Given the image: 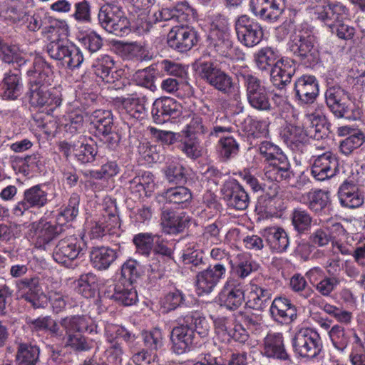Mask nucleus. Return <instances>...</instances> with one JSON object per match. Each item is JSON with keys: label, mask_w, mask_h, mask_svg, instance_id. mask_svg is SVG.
Listing matches in <instances>:
<instances>
[{"label": "nucleus", "mask_w": 365, "mask_h": 365, "mask_svg": "<svg viewBox=\"0 0 365 365\" xmlns=\"http://www.w3.org/2000/svg\"><path fill=\"white\" fill-rule=\"evenodd\" d=\"M51 66L44 59L36 57L32 66L26 70L28 78L29 103L32 106H46L53 111L59 107L62 102L61 94L57 90L48 89L52 80Z\"/></svg>", "instance_id": "1"}, {"label": "nucleus", "mask_w": 365, "mask_h": 365, "mask_svg": "<svg viewBox=\"0 0 365 365\" xmlns=\"http://www.w3.org/2000/svg\"><path fill=\"white\" fill-rule=\"evenodd\" d=\"M288 46L292 54L306 67L314 66L320 60L316 38L307 30L298 31L292 34Z\"/></svg>", "instance_id": "2"}, {"label": "nucleus", "mask_w": 365, "mask_h": 365, "mask_svg": "<svg viewBox=\"0 0 365 365\" xmlns=\"http://www.w3.org/2000/svg\"><path fill=\"white\" fill-rule=\"evenodd\" d=\"M237 77L239 81L242 82L250 107L261 112L272 110L267 89L259 78L251 73L242 72H238Z\"/></svg>", "instance_id": "3"}, {"label": "nucleus", "mask_w": 365, "mask_h": 365, "mask_svg": "<svg viewBox=\"0 0 365 365\" xmlns=\"http://www.w3.org/2000/svg\"><path fill=\"white\" fill-rule=\"evenodd\" d=\"M98 19L105 30L117 36H124L130 32V21L117 2H108L103 5Z\"/></svg>", "instance_id": "4"}, {"label": "nucleus", "mask_w": 365, "mask_h": 365, "mask_svg": "<svg viewBox=\"0 0 365 365\" xmlns=\"http://www.w3.org/2000/svg\"><path fill=\"white\" fill-rule=\"evenodd\" d=\"M325 99L327 106L336 117L349 120L359 118L360 110L349 101V93L342 88H329L325 93Z\"/></svg>", "instance_id": "5"}, {"label": "nucleus", "mask_w": 365, "mask_h": 365, "mask_svg": "<svg viewBox=\"0 0 365 365\" xmlns=\"http://www.w3.org/2000/svg\"><path fill=\"white\" fill-rule=\"evenodd\" d=\"M210 46L220 56L233 58L235 48L231 38L228 26V19L218 15L212 23V29L210 34Z\"/></svg>", "instance_id": "6"}, {"label": "nucleus", "mask_w": 365, "mask_h": 365, "mask_svg": "<svg viewBox=\"0 0 365 365\" xmlns=\"http://www.w3.org/2000/svg\"><path fill=\"white\" fill-rule=\"evenodd\" d=\"M46 51L51 58L61 61L72 70L79 68L83 61L80 49L66 40L58 38L51 41L46 45Z\"/></svg>", "instance_id": "7"}, {"label": "nucleus", "mask_w": 365, "mask_h": 365, "mask_svg": "<svg viewBox=\"0 0 365 365\" xmlns=\"http://www.w3.org/2000/svg\"><path fill=\"white\" fill-rule=\"evenodd\" d=\"M86 244L83 238L75 235L67 236L60 240L53 252V259L66 267H73V262L84 254Z\"/></svg>", "instance_id": "8"}, {"label": "nucleus", "mask_w": 365, "mask_h": 365, "mask_svg": "<svg viewBox=\"0 0 365 365\" xmlns=\"http://www.w3.org/2000/svg\"><path fill=\"white\" fill-rule=\"evenodd\" d=\"M292 347L299 357L313 359L321 352L322 343L316 331L310 328H302L292 338Z\"/></svg>", "instance_id": "9"}, {"label": "nucleus", "mask_w": 365, "mask_h": 365, "mask_svg": "<svg viewBox=\"0 0 365 365\" xmlns=\"http://www.w3.org/2000/svg\"><path fill=\"white\" fill-rule=\"evenodd\" d=\"M199 77L210 86L224 94L233 88L232 77L211 61L200 63L196 68Z\"/></svg>", "instance_id": "10"}, {"label": "nucleus", "mask_w": 365, "mask_h": 365, "mask_svg": "<svg viewBox=\"0 0 365 365\" xmlns=\"http://www.w3.org/2000/svg\"><path fill=\"white\" fill-rule=\"evenodd\" d=\"M235 29L238 41L248 48L257 46L263 38L264 32L260 24L246 14L236 19Z\"/></svg>", "instance_id": "11"}, {"label": "nucleus", "mask_w": 365, "mask_h": 365, "mask_svg": "<svg viewBox=\"0 0 365 365\" xmlns=\"http://www.w3.org/2000/svg\"><path fill=\"white\" fill-rule=\"evenodd\" d=\"M16 286L20 298L29 303L34 309L45 307L46 297L38 276L22 278L16 282Z\"/></svg>", "instance_id": "12"}, {"label": "nucleus", "mask_w": 365, "mask_h": 365, "mask_svg": "<svg viewBox=\"0 0 365 365\" xmlns=\"http://www.w3.org/2000/svg\"><path fill=\"white\" fill-rule=\"evenodd\" d=\"M226 272V265L222 262H217L199 271L195 282L197 294L200 296L210 294L225 276Z\"/></svg>", "instance_id": "13"}, {"label": "nucleus", "mask_w": 365, "mask_h": 365, "mask_svg": "<svg viewBox=\"0 0 365 365\" xmlns=\"http://www.w3.org/2000/svg\"><path fill=\"white\" fill-rule=\"evenodd\" d=\"M198 41L199 36L197 31L195 28L188 26H173L167 37L168 46L178 52L190 51Z\"/></svg>", "instance_id": "14"}, {"label": "nucleus", "mask_w": 365, "mask_h": 365, "mask_svg": "<svg viewBox=\"0 0 365 365\" xmlns=\"http://www.w3.org/2000/svg\"><path fill=\"white\" fill-rule=\"evenodd\" d=\"M222 199L227 205L236 210H245L250 202V197L244 187L235 179L227 180L221 188Z\"/></svg>", "instance_id": "15"}, {"label": "nucleus", "mask_w": 365, "mask_h": 365, "mask_svg": "<svg viewBox=\"0 0 365 365\" xmlns=\"http://www.w3.org/2000/svg\"><path fill=\"white\" fill-rule=\"evenodd\" d=\"M48 194L43 185H34L24 192L23 199L14 207L13 213L18 217L23 216L31 208H41L48 202Z\"/></svg>", "instance_id": "16"}, {"label": "nucleus", "mask_w": 365, "mask_h": 365, "mask_svg": "<svg viewBox=\"0 0 365 365\" xmlns=\"http://www.w3.org/2000/svg\"><path fill=\"white\" fill-rule=\"evenodd\" d=\"M250 9L260 19L275 22L284 11L285 0H250Z\"/></svg>", "instance_id": "17"}, {"label": "nucleus", "mask_w": 365, "mask_h": 365, "mask_svg": "<svg viewBox=\"0 0 365 365\" xmlns=\"http://www.w3.org/2000/svg\"><path fill=\"white\" fill-rule=\"evenodd\" d=\"M31 230L34 232L35 247L46 250L49 243L64 232L62 225L40 220L31 224Z\"/></svg>", "instance_id": "18"}, {"label": "nucleus", "mask_w": 365, "mask_h": 365, "mask_svg": "<svg viewBox=\"0 0 365 365\" xmlns=\"http://www.w3.org/2000/svg\"><path fill=\"white\" fill-rule=\"evenodd\" d=\"M178 326L174 327L170 334L172 349L177 354H182L190 349L193 342L194 331L185 323L184 316L178 318Z\"/></svg>", "instance_id": "19"}, {"label": "nucleus", "mask_w": 365, "mask_h": 365, "mask_svg": "<svg viewBox=\"0 0 365 365\" xmlns=\"http://www.w3.org/2000/svg\"><path fill=\"white\" fill-rule=\"evenodd\" d=\"M245 299L241 284L235 279L229 278L218 295L219 304L230 310L237 309Z\"/></svg>", "instance_id": "20"}, {"label": "nucleus", "mask_w": 365, "mask_h": 365, "mask_svg": "<svg viewBox=\"0 0 365 365\" xmlns=\"http://www.w3.org/2000/svg\"><path fill=\"white\" fill-rule=\"evenodd\" d=\"M181 105L174 98L165 97L156 99L151 110L153 121L163 124L170 118H175L181 114Z\"/></svg>", "instance_id": "21"}, {"label": "nucleus", "mask_w": 365, "mask_h": 365, "mask_svg": "<svg viewBox=\"0 0 365 365\" xmlns=\"http://www.w3.org/2000/svg\"><path fill=\"white\" fill-rule=\"evenodd\" d=\"M271 318L282 324H289L297 318V307L287 297H277L269 307Z\"/></svg>", "instance_id": "22"}, {"label": "nucleus", "mask_w": 365, "mask_h": 365, "mask_svg": "<svg viewBox=\"0 0 365 365\" xmlns=\"http://www.w3.org/2000/svg\"><path fill=\"white\" fill-rule=\"evenodd\" d=\"M294 97L301 104L314 103L319 95V85L316 78L303 75L294 83Z\"/></svg>", "instance_id": "23"}, {"label": "nucleus", "mask_w": 365, "mask_h": 365, "mask_svg": "<svg viewBox=\"0 0 365 365\" xmlns=\"http://www.w3.org/2000/svg\"><path fill=\"white\" fill-rule=\"evenodd\" d=\"M338 170V161L331 152H326L317 157L312 165V175L319 181H324L334 176Z\"/></svg>", "instance_id": "24"}, {"label": "nucleus", "mask_w": 365, "mask_h": 365, "mask_svg": "<svg viewBox=\"0 0 365 365\" xmlns=\"http://www.w3.org/2000/svg\"><path fill=\"white\" fill-rule=\"evenodd\" d=\"M105 296L120 304L130 306L138 301V294L130 282L118 281L108 287L104 292Z\"/></svg>", "instance_id": "25"}, {"label": "nucleus", "mask_w": 365, "mask_h": 365, "mask_svg": "<svg viewBox=\"0 0 365 365\" xmlns=\"http://www.w3.org/2000/svg\"><path fill=\"white\" fill-rule=\"evenodd\" d=\"M296 72V65L289 58H282L274 63L270 71V81L275 88L282 91L290 83Z\"/></svg>", "instance_id": "26"}, {"label": "nucleus", "mask_w": 365, "mask_h": 365, "mask_svg": "<svg viewBox=\"0 0 365 365\" xmlns=\"http://www.w3.org/2000/svg\"><path fill=\"white\" fill-rule=\"evenodd\" d=\"M189 221L190 217L185 212H176L165 206L161 209L160 224L168 234L182 232Z\"/></svg>", "instance_id": "27"}, {"label": "nucleus", "mask_w": 365, "mask_h": 365, "mask_svg": "<svg viewBox=\"0 0 365 365\" xmlns=\"http://www.w3.org/2000/svg\"><path fill=\"white\" fill-rule=\"evenodd\" d=\"M317 18L333 29L349 15L348 9L341 2H329L327 5L316 10Z\"/></svg>", "instance_id": "28"}, {"label": "nucleus", "mask_w": 365, "mask_h": 365, "mask_svg": "<svg viewBox=\"0 0 365 365\" xmlns=\"http://www.w3.org/2000/svg\"><path fill=\"white\" fill-rule=\"evenodd\" d=\"M299 201L317 215L324 213L331 204L329 192L322 189L311 190L302 194Z\"/></svg>", "instance_id": "29"}, {"label": "nucleus", "mask_w": 365, "mask_h": 365, "mask_svg": "<svg viewBox=\"0 0 365 365\" xmlns=\"http://www.w3.org/2000/svg\"><path fill=\"white\" fill-rule=\"evenodd\" d=\"M102 222L104 227L103 240L116 242V239L120 237V232L118 209L114 203H110L104 209Z\"/></svg>", "instance_id": "30"}, {"label": "nucleus", "mask_w": 365, "mask_h": 365, "mask_svg": "<svg viewBox=\"0 0 365 365\" xmlns=\"http://www.w3.org/2000/svg\"><path fill=\"white\" fill-rule=\"evenodd\" d=\"M264 178L271 182L288 181L292 176L290 163L287 156L268 163L264 169Z\"/></svg>", "instance_id": "31"}, {"label": "nucleus", "mask_w": 365, "mask_h": 365, "mask_svg": "<svg viewBox=\"0 0 365 365\" xmlns=\"http://www.w3.org/2000/svg\"><path fill=\"white\" fill-rule=\"evenodd\" d=\"M304 123L311 138L319 140L327 138L331 133V124L326 116L319 112L306 115Z\"/></svg>", "instance_id": "32"}, {"label": "nucleus", "mask_w": 365, "mask_h": 365, "mask_svg": "<svg viewBox=\"0 0 365 365\" xmlns=\"http://www.w3.org/2000/svg\"><path fill=\"white\" fill-rule=\"evenodd\" d=\"M262 353L269 358L282 361L289 359L284 344L282 333H268L263 341Z\"/></svg>", "instance_id": "33"}, {"label": "nucleus", "mask_w": 365, "mask_h": 365, "mask_svg": "<svg viewBox=\"0 0 365 365\" xmlns=\"http://www.w3.org/2000/svg\"><path fill=\"white\" fill-rule=\"evenodd\" d=\"M115 62L112 57L104 55L98 58L93 64L94 73L107 83H113L123 74V71L115 69Z\"/></svg>", "instance_id": "34"}, {"label": "nucleus", "mask_w": 365, "mask_h": 365, "mask_svg": "<svg viewBox=\"0 0 365 365\" xmlns=\"http://www.w3.org/2000/svg\"><path fill=\"white\" fill-rule=\"evenodd\" d=\"M120 248V242L115 243ZM109 247L101 246L93 247L90 253L91 262L98 270H106L118 257V250Z\"/></svg>", "instance_id": "35"}, {"label": "nucleus", "mask_w": 365, "mask_h": 365, "mask_svg": "<svg viewBox=\"0 0 365 365\" xmlns=\"http://www.w3.org/2000/svg\"><path fill=\"white\" fill-rule=\"evenodd\" d=\"M338 195L341 205L344 207L354 209L364 203V196L353 182L344 181L339 188Z\"/></svg>", "instance_id": "36"}, {"label": "nucleus", "mask_w": 365, "mask_h": 365, "mask_svg": "<svg viewBox=\"0 0 365 365\" xmlns=\"http://www.w3.org/2000/svg\"><path fill=\"white\" fill-rule=\"evenodd\" d=\"M11 71L6 72L0 85V95L6 100H16L22 93L23 84L20 73Z\"/></svg>", "instance_id": "37"}, {"label": "nucleus", "mask_w": 365, "mask_h": 365, "mask_svg": "<svg viewBox=\"0 0 365 365\" xmlns=\"http://www.w3.org/2000/svg\"><path fill=\"white\" fill-rule=\"evenodd\" d=\"M0 60L5 63L16 65V69L19 72H26V70L32 66V63L25 58L19 48L15 45L0 43Z\"/></svg>", "instance_id": "38"}, {"label": "nucleus", "mask_w": 365, "mask_h": 365, "mask_svg": "<svg viewBox=\"0 0 365 365\" xmlns=\"http://www.w3.org/2000/svg\"><path fill=\"white\" fill-rule=\"evenodd\" d=\"M262 233L272 250L283 252L288 248L289 240L287 233L283 228L268 227L264 228Z\"/></svg>", "instance_id": "39"}, {"label": "nucleus", "mask_w": 365, "mask_h": 365, "mask_svg": "<svg viewBox=\"0 0 365 365\" xmlns=\"http://www.w3.org/2000/svg\"><path fill=\"white\" fill-rule=\"evenodd\" d=\"M272 296V293L270 289L251 284L246 304L251 309L262 311L268 307Z\"/></svg>", "instance_id": "40"}, {"label": "nucleus", "mask_w": 365, "mask_h": 365, "mask_svg": "<svg viewBox=\"0 0 365 365\" xmlns=\"http://www.w3.org/2000/svg\"><path fill=\"white\" fill-rule=\"evenodd\" d=\"M16 360L19 365H39L40 349L31 343L16 341Z\"/></svg>", "instance_id": "41"}, {"label": "nucleus", "mask_w": 365, "mask_h": 365, "mask_svg": "<svg viewBox=\"0 0 365 365\" xmlns=\"http://www.w3.org/2000/svg\"><path fill=\"white\" fill-rule=\"evenodd\" d=\"M284 141L292 150L302 153L309 143V135L299 126L291 125L284 133Z\"/></svg>", "instance_id": "42"}, {"label": "nucleus", "mask_w": 365, "mask_h": 365, "mask_svg": "<svg viewBox=\"0 0 365 365\" xmlns=\"http://www.w3.org/2000/svg\"><path fill=\"white\" fill-rule=\"evenodd\" d=\"M162 196L167 202L180 205L182 208L188 207L192 199L190 190L185 186H176L164 190Z\"/></svg>", "instance_id": "43"}, {"label": "nucleus", "mask_w": 365, "mask_h": 365, "mask_svg": "<svg viewBox=\"0 0 365 365\" xmlns=\"http://www.w3.org/2000/svg\"><path fill=\"white\" fill-rule=\"evenodd\" d=\"M59 324L65 332V334H74L77 333H83L86 331L91 332L92 329H89L88 319L83 316L72 315L61 319Z\"/></svg>", "instance_id": "44"}, {"label": "nucleus", "mask_w": 365, "mask_h": 365, "mask_svg": "<svg viewBox=\"0 0 365 365\" xmlns=\"http://www.w3.org/2000/svg\"><path fill=\"white\" fill-rule=\"evenodd\" d=\"M71 21L76 25H85L92 21V10L91 2L88 0H82L76 2L69 15Z\"/></svg>", "instance_id": "45"}, {"label": "nucleus", "mask_w": 365, "mask_h": 365, "mask_svg": "<svg viewBox=\"0 0 365 365\" xmlns=\"http://www.w3.org/2000/svg\"><path fill=\"white\" fill-rule=\"evenodd\" d=\"M81 140L77 143V147L75 150V158L82 163L86 164L93 162L98 155L97 144L92 140L91 142H84V137H81Z\"/></svg>", "instance_id": "46"}, {"label": "nucleus", "mask_w": 365, "mask_h": 365, "mask_svg": "<svg viewBox=\"0 0 365 365\" xmlns=\"http://www.w3.org/2000/svg\"><path fill=\"white\" fill-rule=\"evenodd\" d=\"M76 289L78 294L85 298L94 297L98 289V278L96 275L92 272L81 274L76 281Z\"/></svg>", "instance_id": "47"}, {"label": "nucleus", "mask_w": 365, "mask_h": 365, "mask_svg": "<svg viewBox=\"0 0 365 365\" xmlns=\"http://www.w3.org/2000/svg\"><path fill=\"white\" fill-rule=\"evenodd\" d=\"M91 120L98 135L108 133L113 130V115L110 110H95L91 116Z\"/></svg>", "instance_id": "48"}, {"label": "nucleus", "mask_w": 365, "mask_h": 365, "mask_svg": "<svg viewBox=\"0 0 365 365\" xmlns=\"http://www.w3.org/2000/svg\"><path fill=\"white\" fill-rule=\"evenodd\" d=\"M291 221L294 230L299 234H303L310 230L312 217L307 210L297 207L292 212Z\"/></svg>", "instance_id": "49"}, {"label": "nucleus", "mask_w": 365, "mask_h": 365, "mask_svg": "<svg viewBox=\"0 0 365 365\" xmlns=\"http://www.w3.org/2000/svg\"><path fill=\"white\" fill-rule=\"evenodd\" d=\"M239 150V143L232 136L221 138L218 142V154L223 160L235 158L237 155Z\"/></svg>", "instance_id": "50"}, {"label": "nucleus", "mask_w": 365, "mask_h": 365, "mask_svg": "<svg viewBox=\"0 0 365 365\" xmlns=\"http://www.w3.org/2000/svg\"><path fill=\"white\" fill-rule=\"evenodd\" d=\"M122 108L131 117L135 119L143 118L145 111L143 99L131 96L121 100Z\"/></svg>", "instance_id": "51"}, {"label": "nucleus", "mask_w": 365, "mask_h": 365, "mask_svg": "<svg viewBox=\"0 0 365 365\" xmlns=\"http://www.w3.org/2000/svg\"><path fill=\"white\" fill-rule=\"evenodd\" d=\"M257 68L261 71L274 66L277 61L278 53L271 47H264L259 50L254 56Z\"/></svg>", "instance_id": "52"}, {"label": "nucleus", "mask_w": 365, "mask_h": 365, "mask_svg": "<svg viewBox=\"0 0 365 365\" xmlns=\"http://www.w3.org/2000/svg\"><path fill=\"white\" fill-rule=\"evenodd\" d=\"M185 264L192 272H199L205 269L207 263L202 250L187 249L182 255Z\"/></svg>", "instance_id": "53"}, {"label": "nucleus", "mask_w": 365, "mask_h": 365, "mask_svg": "<svg viewBox=\"0 0 365 365\" xmlns=\"http://www.w3.org/2000/svg\"><path fill=\"white\" fill-rule=\"evenodd\" d=\"M185 323L193 328L200 337L203 338L208 335L210 331V324L206 318L197 312H190L184 316Z\"/></svg>", "instance_id": "54"}, {"label": "nucleus", "mask_w": 365, "mask_h": 365, "mask_svg": "<svg viewBox=\"0 0 365 365\" xmlns=\"http://www.w3.org/2000/svg\"><path fill=\"white\" fill-rule=\"evenodd\" d=\"M153 187V175L148 173L140 176H135L129 180L128 188L131 192L140 195L142 192L147 193V192L151 191Z\"/></svg>", "instance_id": "55"}, {"label": "nucleus", "mask_w": 365, "mask_h": 365, "mask_svg": "<svg viewBox=\"0 0 365 365\" xmlns=\"http://www.w3.org/2000/svg\"><path fill=\"white\" fill-rule=\"evenodd\" d=\"M232 269L238 277L245 279L253 271L257 270V265L249 256L241 254L237 256V261L233 264Z\"/></svg>", "instance_id": "56"}, {"label": "nucleus", "mask_w": 365, "mask_h": 365, "mask_svg": "<svg viewBox=\"0 0 365 365\" xmlns=\"http://www.w3.org/2000/svg\"><path fill=\"white\" fill-rule=\"evenodd\" d=\"M166 179L170 182L183 184L187 181L185 168L178 162H171L167 164L163 169Z\"/></svg>", "instance_id": "57"}, {"label": "nucleus", "mask_w": 365, "mask_h": 365, "mask_svg": "<svg viewBox=\"0 0 365 365\" xmlns=\"http://www.w3.org/2000/svg\"><path fill=\"white\" fill-rule=\"evenodd\" d=\"M365 143V135L361 132L354 133L341 141L340 152L346 156L351 155L354 150Z\"/></svg>", "instance_id": "58"}, {"label": "nucleus", "mask_w": 365, "mask_h": 365, "mask_svg": "<svg viewBox=\"0 0 365 365\" xmlns=\"http://www.w3.org/2000/svg\"><path fill=\"white\" fill-rule=\"evenodd\" d=\"M329 335L334 346L339 351H343L347 347L349 336L341 325L333 326L329 331Z\"/></svg>", "instance_id": "59"}, {"label": "nucleus", "mask_w": 365, "mask_h": 365, "mask_svg": "<svg viewBox=\"0 0 365 365\" xmlns=\"http://www.w3.org/2000/svg\"><path fill=\"white\" fill-rule=\"evenodd\" d=\"M341 282V279L338 275H329L319 282L314 288L322 296L329 297H331Z\"/></svg>", "instance_id": "60"}, {"label": "nucleus", "mask_w": 365, "mask_h": 365, "mask_svg": "<svg viewBox=\"0 0 365 365\" xmlns=\"http://www.w3.org/2000/svg\"><path fill=\"white\" fill-rule=\"evenodd\" d=\"M140 276V270L138 262L133 259H129L121 266V277L118 281L130 282L133 284Z\"/></svg>", "instance_id": "61"}, {"label": "nucleus", "mask_w": 365, "mask_h": 365, "mask_svg": "<svg viewBox=\"0 0 365 365\" xmlns=\"http://www.w3.org/2000/svg\"><path fill=\"white\" fill-rule=\"evenodd\" d=\"M106 336L107 341L113 344L117 339L122 338L124 341L129 342L135 340V335L128 331L124 327L109 324L106 327Z\"/></svg>", "instance_id": "62"}, {"label": "nucleus", "mask_w": 365, "mask_h": 365, "mask_svg": "<svg viewBox=\"0 0 365 365\" xmlns=\"http://www.w3.org/2000/svg\"><path fill=\"white\" fill-rule=\"evenodd\" d=\"M65 347H70L76 351H86L92 348V342L82 335V333L69 334L63 342Z\"/></svg>", "instance_id": "63"}, {"label": "nucleus", "mask_w": 365, "mask_h": 365, "mask_svg": "<svg viewBox=\"0 0 365 365\" xmlns=\"http://www.w3.org/2000/svg\"><path fill=\"white\" fill-rule=\"evenodd\" d=\"M334 237L327 227H322L315 230L309 237V242L316 247H325L330 242L334 243Z\"/></svg>", "instance_id": "64"}]
</instances>
